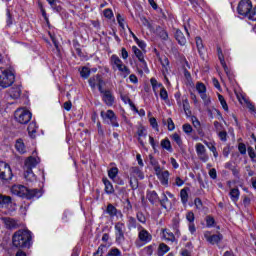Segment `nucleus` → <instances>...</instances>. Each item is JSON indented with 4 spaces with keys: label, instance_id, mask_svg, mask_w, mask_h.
Listing matches in <instances>:
<instances>
[{
    "label": "nucleus",
    "instance_id": "1",
    "mask_svg": "<svg viewBox=\"0 0 256 256\" xmlns=\"http://www.w3.org/2000/svg\"><path fill=\"white\" fill-rule=\"evenodd\" d=\"M33 234L27 229H20L12 236V245L17 248H30Z\"/></svg>",
    "mask_w": 256,
    "mask_h": 256
},
{
    "label": "nucleus",
    "instance_id": "2",
    "mask_svg": "<svg viewBox=\"0 0 256 256\" xmlns=\"http://www.w3.org/2000/svg\"><path fill=\"white\" fill-rule=\"evenodd\" d=\"M12 195L22 197L24 199H39L43 193L39 189H29L21 184H15L11 187Z\"/></svg>",
    "mask_w": 256,
    "mask_h": 256
},
{
    "label": "nucleus",
    "instance_id": "3",
    "mask_svg": "<svg viewBox=\"0 0 256 256\" xmlns=\"http://www.w3.org/2000/svg\"><path fill=\"white\" fill-rule=\"evenodd\" d=\"M39 162V158H35L33 156L26 159L24 164V177L26 181H36L37 177L35 176V173H33V169L39 165Z\"/></svg>",
    "mask_w": 256,
    "mask_h": 256
},
{
    "label": "nucleus",
    "instance_id": "4",
    "mask_svg": "<svg viewBox=\"0 0 256 256\" xmlns=\"http://www.w3.org/2000/svg\"><path fill=\"white\" fill-rule=\"evenodd\" d=\"M15 83V74L13 71L5 68H0V87L7 89Z\"/></svg>",
    "mask_w": 256,
    "mask_h": 256
},
{
    "label": "nucleus",
    "instance_id": "5",
    "mask_svg": "<svg viewBox=\"0 0 256 256\" xmlns=\"http://www.w3.org/2000/svg\"><path fill=\"white\" fill-rule=\"evenodd\" d=\"M110 65L114 71H120L124 77L131 75V70L125 64H123V60H121V58L115 54H113L110 58Z\"/></svg>",
    "mask_w": 256,
    "mask_h": 256
},
{
    "label": "nucleus",
    "instance_id": "6",
    "mask_svg": "<svg viewBox=\"0 0 256 256\" xmlns=\"http://www.w3.org/2000/svg\"><path fill=\"white\" fill-rule=\"evenodd\" d=\"M151 241H153V235L143 226L138 225V240L135 241L136 247H143V245H147Z\"/></svg>",
    "mask_w": 256,
    "mask_h": 256
},
{
    "label": "nucleus",
    "instance_id": "7",
    "mask_svg": "<svg viewBox=\"0 0 256 256\" xmlns=\"http://www.w3.org/2000/svg\"><path fill=\"white\" fill-rule=\"evenodd\" d=\"M14 117L15 121H17V123H20V125H27V123L31 121L33 114L26 108H18L14 113Z\"/></svg>",
    "mask_w": 256,
    "mask_h": 256
},
{
    "label": "nucleus",
    "instance_id": "8",
    "mask_svg": "<svg viewBox=\"0 0 256 256\" xmlns=\"http://www.w3.org/2000/svg\"><path fill=\"white\" fill-rule=\"evenodd\" d=\"M0 179L3 183H9L13 180V170L11 166L4 161H0Z\"/></svg>",
    "mask_w": 256,
    "mask_h": 256
},
{
    "label": "nucleus",
    "instance_id": "9",
    "mask_svg": "<svg viewBox=\"0 0 256 256\" xmlns=\"http://www.w3.org/2000/svg\"><path fill=\"white\" fill-rule=\"evenodd\" d=\"M251 9H253L251 0H241L237 6V13L242 17H249Z\"/></svg>",
    "mask_w": 256,
    "mask_h": 256
},
{
    "label": "nucleus",
    "instance_id": "10",
    "mask_svg": "<svg viewBox=\"0 0 256 256\" xmlns=\"http://www.w3.org/2000/svg\"><path fill=\"white\" fill-rule=\"evenodd\" d=\"M100 117L105 123H110L112 127H119V122H117V115L113 110L101 111Z\"/></svg>",
    "mask_w": 256,
    "mask_h": 256
},
{
    "label": "nucleus",
    "instance_id": "11",
    "mask_svg": "<svg viewBox=\"0 0 256 256\" xmlns=\"http://www.w3.org/2000/svg\"><path fill=\"white\" fill-rule=\"evenodd\" d=\"M88 83L92 89V91H95L97 89L100 91V93H103V77L101 75L97 74L95 76H92L89 80Z\"/></svg>",
    "mask_w": 256,
    "mask_h": 256
},
{
    "label": "nucleus",
    "instance_id": "12",
    "mask_svg": "<svg viewBox=\"0 0 256 256\" xmlns=\"http://www.w3.org/2000/svg\"><path fill=\"white\" fill-rule=\"evenodd\" d=\"M116 243H123L125 241V224L118 222L115 225Z\"/></svg>",
    "mask_w": 256,
    "mask_h": 256
},
{
    "label": "nucleus",
    "instance_id": "13",
    "mask_svg": "<svg viewBox=\"0 0 256 256\" xmlns=\"http://www.w3.org/2000/svg\"><path fill=\"white\" fill-rule=\"evenodd\" d=\"M195 147L198 159H200V161L203 163H207V161H209V155H207V149L205 148V145L202 143H197Z\"/></svg>",
    "mask_w": 256,
    "mask_h": 256
},
{
    "label": "nucleus",
    "instance_id": "14",
    "mask_svg": "<svg viewBox=\"0 0 256 256\" xmlns=\"http://www.w3.org/2000/svg\"><path fill=\"white\" fill-rule=\"evenodd\" d=\"M169 199H175V195H173V193L169 191L163 192L162 198L159 200L161 207H163L164 209L171 207V200Z\"/></svg>",
    "mask_w": 256,
    "mask_h": 256
},
{
    "label": "nucleus",
    "instance_id": "15",
    "mask_svg": "<svg viewBox=\"0 0 256 256\" xmlns=\"http://www.w3.org/2000/svg\"><path fill=\"white\" fill-rule=\"evenodd\" d=\"M204 237H205L206 241H208V243H210L211 245H215L223 239L222 234L211 235V232H205Z\"/></svg>",
    "mask_w": 256,
    "mask_h": 256
},
{
    "label": "nucleus",
    "instance_id": "16",
    "mask_svg": "<svg viewBox=\"0 0 256 256\" xmlns=\"http://www.w3.org/2000/svg\"><path fill=\"white\" fill-rule=\"evenodd\" d=\"M130 175L128 177L132 179H145V175L143 174V171L139 169V167L134 166L129 169Z\"/></svg>",
    "mask_w": 256,
    "mask_h": 256
},
{
    "label": "nucleus",
    "instance_id": "17",
    "mask_svg": "<svg viewBox=\"0 0 256 256\" xmlns=\"http://www.w3.org/2000/svg\"><path fill=\"white\" fill-rule=\"evenodd\" d=\"M106 213L109 214V217H123L121 210H118L113 204H108L106 208Z\"/></svg>",
    "mask_w": 256,
    "mask_h": 256
},
{
    "label": "nucleus",
    "instance_id": "18",
    "mask_svg": "<svg viewBox=\"0 0 256 256\" xmlns=\"http://www.w3.org/2000/svg\"><path fill=\"white\" fill-rule=\"evenodd\" d=\"M132 51L135 57H137L138 61L142 63L143 67H147V62L145 61V56L143 55V52L139 48H137V46H132Z\"/></svg>",
    "mask_w": 256,
    "mask_h": 256
},
{
    "label": "nucleus",
    "instance_id": "19",
    "mask_svg": "<svg viewBox=\"0 0 256 256\" xmlns=\"http://www.w3.org/2000/svg\"><path fill=\"white\" fill-rule=\"evenodd\" d=\"M102 183H104V191L107 193V195H113V193H115V188L109 179L103 178Z\"/></svg>",
    "mask_w": 256,
    "mask_h": 256
},
{
    "label": "nucleus",
    "instance_id": "20",
    "mask_svg": "<svg viewBox=\"0 0 256 256\" xmlns=\"http://www.w3.org/2000/svg\"><path fill=\"white\" fill-rule=\"evenodd\" d=\"M4 223L7 229H19V221L13 218H4Z\"/></svg>",
    "mask_w": 256,
    "mask_h": 256
},
{
    "label": "nucleus",
    "instance_id": "21",
    "mask_svg": "<svg viewBox=\"0 0 256 256\" xmlns=\"http://www.w3.org/2000/svg\"><path fill=\"white\" fill-rule=\"evenodd\" d=\"M146 197L152 205H155V203H159V195L155 190L148 191Z\"/></svg>",
    "mask_w": 256,
    "mask_h": 256
},
{
    "label": "nucleus",
    "instance_id": "22",
    "mask_svg": "<svg viewBox=\"0 0 256 256\" xmlns=\"http://www.w3.org/2000/svg\"><path fill=\"white\" fill-rule=\"evenodd\" d=\"M8 95L11 99H19L21 97V87L15 86L9 89Z\"/></svg>",
    "mask_w": 256,
    "mask_h": 256
},
{
    "label": "nucleus",
    "instance_id": "23",
    "mask_svg": "<svg viewBox=\"0 0 256 256\" xmlns=\"http://www.w3.org/2000/svg\"><path fill=\"white\" fill-rule=\"evenodd\" d=\"M102 94H103V101L106 103V105L111 107V105H113V101H114L111 91L106 90V91H103Z\"/></svg>",
    "mask_w": 256,
    "mask_h": 256
},
{
    "label": "nucleus",
    "instance_id": "24",
    "mask_svg": "<svg viewBox=\"0 0 256 256\" xmlns=\"http://www.w3.org/2000/svg\"><path fill=\"white\" fill-rule=\"evenodd\" d=\"M161 185H164V187H167L169 185V171L165 170L162 174L157 176Z\"/></svg>",
    "mask_w": 256,
    "mask_h": 256
},
{
    "label": "nucleus",
    "instance_id": "25",
    "mask_svg": "<svg viewBox=\"0 0 256 256\" xmlns=\"http://www.w3.org/2000/svg\"><path fill=\"white\" fill-rule=\"evenodd\" d=\"M156 35H158L162 41H167V39H169V33H167V30L160 26L156 28Z\"/></svg>",
    "mask_w": 256,
    "mask_h": 256
},
{
    "label": "nucleus",
    "instance_id": "26",
    "mask_svg": "<svg viewBox=\"0 0 256 256\" xmlns=\"http://www.w3.org/2000/svg\"><path fill=\"white\" fill-rule=\"evenodd\" d=\"M175 39L179 43V45H185L187 43V38H185V35L181 30H176Z\"/></svg>",
    "mask_w": 256,
    "mask_h": 256
},
{
    "label": "nucleus",
    "instance_id": "27",
    "mask_svg": "<svg viewBox=\"0 0 256 256\" xmlns=\"http://www.w3.org/2000/svg\"><path fill=\"white\" fill-rule=\"evenodd\" d=\"M229 195L231 201H233V203H237L239 201V195H241V193L239 192V188L231 189Z\"/></svg>",
    "mask_w": 256,
    "mask_h": 256
},
{
    "label": "nucleus",
    "instance_id": "28",
    "mask_svg": "<svg viewBox=\"0 0 256 256\" xmlns=\"http://www.w3.org/2000/svg\"><path fill=\"white\" fill-rule=\"evenodd\" d=\"M15 148H16V151H18V153H21V154L27 153V149L25 148V143H23L22 139H18L16 141Z\"/></svg>",
    "mask_w": 256,
    "mask_h": 256
},
{
    "label": "nucleus",
    "instance_id": "29",
    "mask_svg": "<svg viewBox=\"0 0 256 256\" xmlns=\"http://www.w3.org/2000/svg\"><path fill=\"white\" fill-rule=\"evenodd\" d=\"M160 145L162 149H165L169 153H173V147L171 146V141H169L168 138L161 140Z\"/></svg>",
    "mask_w": 256,
    "mask_h": 256
},
{
    "label": "nucleus",
    "instance_id": "30",
    "mask_svg": "<svg viewBox=\"0 0 256 256\" xmlns=\"http://www.w3.org/2000/svg\"><path fill=\"white\" fill-rule=\"evenodd\" d=\"M127 225H128V229H138L139 230V225H141V224L137 223V219H135V217L130 216V217H128Z\"/></svg>",
    "mask_w": 256,
    "mask_h": 256
},
{
    "label": "nucleus",
    "instance_id": "31",
    "mask_svg": "<svg viewBox=\"0 0 256 256\" xmlns=\"http://www.w3.org/2000/svg\"><path fill=\"white\" fill-rule=\"evenodd\" d=\"M163 237L164 239H166V241H171L172 243H174L175 241V234H173V232H171L168 229H164L162 231Z\"/></svg>",
    "mask_w": 256,
    "mask_h": 256
},
{
    "label": "nucleus",
    "instance_id": "32",
    "mask_svg": "<svg viewBox=\"0 0 256 256\" xmlns=\"http://www.w3.org/2000/svg\"><path fill=\"white\" fill-rule=\"evenodd\" d=\"M35 133H37V123L36 122H31L28 125V134L32 139L35 137Z\"/></svg>",
    "mask_w": 256,
    "mask_h": 256
},
{
    "label": "nucleus",
    "instance_id": "33",
    "mask_svg": "<svg viewBox=\"0 0 256 256\" xmlns=\"http://www.w3.org/2000/svg\"><path fill=\"white\" fill-rule=\"evenodd\" d=\"M182 107L187 117H189V115H191V106L189 105V99L184 98L182 100Z\"/></svg>",
    "mask_w": 256,
    "mask_h": 256
},
{
    "label": "nucleus",
    "instance_id": "34",
    "mask_svg": "<svg viewBox=\"0 0 256 256\" xmlns=\"http://www.w3.org/2000/svg\"><path fill=\"white\" fill-rule=\"evenodd\" d=\"M187 188H183L180 191V198L183 205H187V202L189 201V193H187Z\"/></svg>",
    "mask_w": 256,
    "mask_h": 256
},
{
    "label": "nucleus",
    "instance_id": "35",
    "mask_svg": "<svg viewBox=\"0 0 256 256\" xmlns=\"http://www.w3.org/2000/svg\"><path fill=\"white\" fill-rule=\"evenodd\" d=\"M117 175H119V168L117 167H112L108 170V177L109 179H111L112 181H115V179L117 178Z\"/></svg>",
    "mask_w": 256,
    "mask_h": 256
},
{
    "label": "nucleus",
    "instance_id": "36",
    "mask_svg": "<svg viewBox=\"0 0 256 256\" xmlns=\"http://www.w3.org/2000/svg\"><path fill=\"white\" fill-rule=\"evenodd\" d=\"M170 248L165 243H160L158 247V256H164L165 253H169Z\"/></svg>",
    "mask_w": 256,
    "mask_h": 256
},
{
    "label": "nucleus",
    "instance_id": "37",
    "mask_svg": "<svg viewBox=\"0 0 256 256\" xmlns=\"http://www.w3.org/2000/svg\"><path fill=\"white\" fill-rule=\"evenodd\" d=\"M11 201V196L0 194V207H3L4 205H10Z\"/></svg>",
    "mask_w": 256,
    "mask_h": 256
},
{
    "label": "nucleus",
    "instance_id": "38",
    "mask_svg": "<svg viewBox=\"0 0 256 256\" xmlns=\"http://www.w3.org/2000/svg\"><path fill=\"white\" fill-rule=\"evenodd\" d=\"M196 46L198 49V53L200 55H203L204 46H203V40L201 39V37H196Z\"/></svg>",
    "mask_w": 256,
    "mask_h": 256
},
{
    "label": "nucleus",
    "instance_id": "39",
    "mask_svg": "<svg viewBox=\"0 0 256 256\" xmlns=\"http://www.w3.org/2000/svg\"><path fill=\"white\" fill-rule=\"evenodd\" d=\"M80 75L82 79H89V75H91V70L88 67H82Z\"/></svg>",
    "mask_w": 256,
    "mask_h": 256
},
{
    "label": "nucleus",
    "instance_id": "40",
    "mask_svg": "<svg viewBox=\"0 0 256 256\" xmlns=\"http://www.w3.org/2000/svg\"><path fill=\"white\" fill-rule=\"evenodd\" d=\"M170 137L179 147L183 145V140L181 139V136L179 134L173 133Z\"/></svg>",
    "mask_w": 256,
    "mask_h": 256
},
{
    "label": "nucleus",
    "instance_id": "41",
    "mask_svg": "<svg viewBox=\"0 0 256 256\" xmlns=\"http://www.w3.org/2000/svg\"><path fill=\"white\" fill-rule=\"evenodd\" d=\"M164 125H167L168 131H175V123L173 122V119L168 118L166 121L163 120Z\"/></svg>",
    "mask_w": 256,
    "mask_h": 256
},
{
    "label": "nucleus",
    "instance_id": "42",
    "mask_svg": "<svg viewBox=\"0 0 256 256\" xmlns=\"http://www.w3.org/2000/svg\"><path fill=\"white\" fill-rule=\"evenodd\" d=\"M196 90L198 91L199 95L201 93H207V87L205 86V84H203V82L196 83Z\"/></svg>",
    "mask_w": 256,
    "mask_h": 256
},
{
    "label": "nucleus",
    "instance_id": "43",
    "mask_svg": "<svg viewBox=\"0 0 256 256\" xmlns=\"http://www.w3.org/2000/svg\"><path fill=\"white\" fill-rule=\"evenodd\" d=\"M129 178V183H130V187L131 189H133V191H135V189L139 188V181L137 180V178Z\"/></svg>",
    "mask_w": 256,
    "mask_h": 256
},
{
    "label": "nucleus",
    "instance_id": "44",
    "mask_svg": "<svg viewBox=\"0 0 256 256\" xmlns=\"http://www.w3.org/2000/svg\"><path fill=\"white\" fill-rule=\"evenodd\" d=\"M218 99H219L220 104H221L222 108L224 109V111H229V106L227 105V101H225V97H223V95L219 94Z\"/></svg>",
    "mask_w": 256,
    "mask_h": 256
},
{
    "label": "nucleus",
    "instance_id": "45",
    "mask_svg": "<svg viewBox=\"0 0 256 256\" xmlns=\"http://www.w3.org/2000/svg\"><path fill=\"white\" fill-rule=\"evenodd\" d=\"M182 130L184 133H186V135H191V133H193V126H191L189 123L183 124Z\"/></svg>",
    "mask_w": 256,
    "mask_h": 256
},
{
    "label": "nucleus",
    "instance_id": "46",
    "mask_svg": "<svg viewBox=\"0 0 256 256\" xmlns=\"http://www.w3.org/2000/svg\"><path fill=\"white\" fill-rule=\"evenodd\" d=\"M136 218L139 223H142V225H145L147 223V218L145 217V214H143V212H137Z\"/></svg>",
    "mask_w": 256,
    "mask_h": 256
},
{
    "label": "nucleus",
    "instance_id": "47",
    "mask_svg": "<svg viewBox=\"0 0 256 256\" xmlns=\"http://www.w3.org/2000/svg\"><path fill=\"white\" fill-rule=\"evenodd\" d=\"M107 256H123V254L118 248H112L109 250Z\"/></svg>",
    "mask_w": 256,
    "mask_h": 256
},
{
    "label": "nucleus",
    "instance_id": "48",
    "mask_svg": "<svg viewBox=\"0 0 256 256\" xmlns=\"http://www.w3.org/2000/svg\"><path fill=\"white\" fill-rule=\"evenodd\" d=\"M160 98L163 101H167V99H169V94L167 93V89H165V87H161L160 89Z\"/></svg>",
    "mask_w": 256,
    "mask_h": 256
},
{
    "label": "nucleus",
    "instance_id": "49",
    "mask_svg": "<svg viewBox=\"0 0 256 256\" xmlns=\"http://www.w3.org/2000/svg\"><path fill=\"white\" fill-rule=\"evenodd\" d=\"M206 227H214L215 226V218L213 216H206Z\"/></svg>",
    "mask_w": 256,
    "mask_h": 256
},
{
    "label": "nucleus",
    "instance_id": "50",
    "mask_svg": "<svg viewBox=\"0 0 256 256\" xmlns=\"http://www.w3.org/2000/svg\"><path fill=\"white\" fill-rule=\"evenodd\" d=\"M238 151L240 155H247V146L245 145V143L238 144Z\"/></svg>",
    "mask_w": 256,
    "mask_h": 256
},
{
    "label": "nucleus",
    "instance_id": "51",
    "mask_svg": "<svg viewBox=\"0 0 256 256\" xmlns=\"http://www.w3.org/2000/svg\"><path fill=\"white\" fill-rule=\"evenodd\" d=\"M244 103H246V107L249 109V111H251V113H255L256 115V108L255 105H253V103H251L249 100L244 99Z\"/></svg>",
    "mask_w": 256,
    "mask_h": 256
},
{
    "label": "nucleus",
    "instance_id": "52",
    "mask_svg": "<svg viewBox=\"0 0 256 256\" xmlns=\"http://www.w3.org/2000/svg\"><path fill=\"white\" fill-rule=\"evenodd\" d=\"M150 83L152 85L153 91H155L157 89V87H161V88L163 87V84L157 82V79H155V78H151Z\"/></svg>",
    "mask_w": 256,
    "mask_h": 256
},
{
    "label": "nucleus",
    "instance_id": "53",
    "mask_svg": "<svg viewBox=\"0 0 256 256\" xmlns=\"http://www.w3.org/2000/svg\"><path fill=\"white\" fill-rule=\"evenodd\" d=\"M186 219L189 223H195V213H193V211L187 212Z\"/></svg>",
    "mask_w": 256,
    "mask_h": 256
},
{
    "label": "nucleus",
    "instance_id": "54",
    "mask_svg": "<svg viewBox=\"0 0 256 256\" xmlns=\"http://www.w3.org/2000/svg\"><path fill=\"white\" fill-rule=\"evenodd\" d=\"M149 123L153 129H156V131H159V124L157 123V119H155V117L150 118Z\"/></svg>",
    "mask_w": 256,
    "mask_h": 256
},
{
    "label": "nucleus",
    "instance_id": "55",
    "mask_svg": "<svg viewBox=\"0 0 256 256\" xmlns=\"http://www.w3.org/2000/svg\"><path fill=\"white\" fill-rule=\"evenodd\" d=\"M116 19L120 27L122 29H125V19L123 18V16H121V14H117Z\"/></svg>",
    "mask_w": 256,
    "mask_h": 256
},
{
    "label": "nucleus",
    "instance_id": "56",
    "mask_svg": "<svg viewBox=\"0 0 256 256\" xmlns=\"http://www.w3.org/2000/svg\"><path fill=\"white\" fill-rule=\"evenodd\" d=\"M103 13L106 19H113V10H111L110 8L105 9Z\"/></svg>",
    "mask_w": 256,
    "mask_h": 256
},
{
    "label": "nucleus",
    "instance_id": "57",
    "mask_svg": "<svg viewBox=\"0 0 256 256\" xmlns=\"http://www.w3.org/2000/svg\"><path fill=\"white\" fill-rule=\"evenodd\" d=\"M219 139H221L222 141H227V131L225 130H220L219 132H217Z\"/></svg>",
    "mask_w": 256,
    "mask_h": 256
},
{
    "label": "nucleus",
    "instance_id": "58",
    "mask_svg": "<svg viewBox=\"0 0 256 256\" xmlns=\"http://www.w3.org/2000/svg\"><path fill=\"white\" fill-rule=\"evenodd\" d=\"M200 97L204 101L205 105H209V103H211V99L207 96V92L201 93Z\"/></svg>",
    "mask_w": 256,
    "mask_h": 256
},
{
    "label": "nucleus",
    "instance_id": "59",
    "mask_svg": "<svg viewBox=\"0 0 256 256\" xmlns=\"http://www.w3.org/2000/svg\"><path fill=\"white\" fill-rule=\"evenodd\" d=\"M248 19H250L251 21H256V6L250 10Z\"/></svg>",
    "mask_w": 256,
    "mask_h": 256
},
{
    "label": "nucleus",
    "instance_id": "60",
    "mask_svg": "<svg viewBox=\"0 0 256 256\" xmlns=\"http://www.w3.org/2000/svg\"><path fill=\"white\" fill-rule=\"evenodd\" d=\"M221 65H222V67H223L227 77L229 79H231V70L229 69V67H227V63L226 62H222Z\"/></svg>",
    "mask_w": 256,
    "mask_h": 256
},
{
    "label": "nucleus",
    "instance_id": "61",
    "mask_svg": "<svg viewBox=\"0 0 256 256\" xmlns=\"http://www.w3.org/2000/svg\"><path fill=\"white\" fill-rule=\"evenodd\" d=\"M191 120L192 125L195 127V129H199V127H201V122H199V119H197V117L192 116Z\"/></svg>",
    "mask_w": 256,
    "mask_h": 256
},
{
    "label": "nucleus",
    "instance_id": "62",
    "mask_svg": "<svg viewBox=\"0 0 256 256\" xmlns=\"http://www.w3.org/2000/svg\"><path fill=\"white\" fill-rule=\"evenodd\" d=\"M248 155L252 161H255L256 159V154H255V149L253 147H248Z\"/></svg>",
    "mask_w": 256,
    "mask_h": 256
},
{
    "label": "nucleus",
    "instance_id": "63",
    "mask_svg": "<svg viewBox=\"0 0 256 256\" xmlns=\"http://www.w3.org/2000/svg\"><path fill=\"white\" fill-rule=\"evenodd\" d=\"M194 205L196 209H199V210L203 209V201H201L200 198H195Z\"/></svg>",
    "mask_w": 256,
    "mask_h": 256
},
{
    "label": "nucleus",
    "instance_id": "64",
    "mask_svg": "<svg viewBox=\"0 0 256 256\" xmlns=\"http://www.w3.org/2000/svg\"><path fill=\"white\" fill-rule=\"evenodd\" d=\"M208 175L211 179H217V170L215 168L210 169Z\"/></svg>",
    "mask_w": 256,
    "mask_h": 256
}]
</instances>
